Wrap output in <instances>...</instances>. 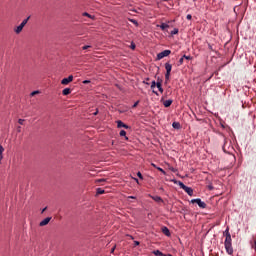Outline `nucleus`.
Segmentation results:
<instances>
[{"mask_svg":"<svg viewBox=\"0 0 256 256\" xmlns=\"http://www.w3.org/2000/svg\"><path fill=\"white\" fill-rule=\"evenodd\" d=\"M133 179L139 185V179H137V178H133Z\"/></svg>","mask_w":256,"mask_h":256,"instance_id":"obj_40","label":"nucleus"},{"mask_svg":"<svg viewBox=\"0 0 256 256\" xmlns=\"http://www.w3.org/2000/svg\"><path fill=\"white\" fill-rule=\"evenodd\" d=\"M73 81V75L68 76L67 78L62 79V85H69Z\"/></svg>","mask_w":256,"mask_h":256,"instance_id":"obj_5","label":"nucleus"},{"mask_svg":"<svg viewBox=\"0 0 256 256\" xmlns=\"http://www.w3.org/2000/svg\"><path fill=\"white\" fill-rule=\"evenodd\" d=\"M225 249L229 255H233V247H231V234H229V228L225 231Z\"/></svg>","mask_w":256,"mask_h":256,"instance_id":"obj_1","label":"nucleus"},{"mask_svg":"<svg viewBox=\"0 0 256 256\" xmlns=\"http://www.w3.org/2000/svg\"><path fill=\"white\" fill-rule=\"evenodd\" d=\"M159 27L162 31H165V29H169V26L165 23H162Z\"/></svg>","mask_w":256,"mask_h":256,"instance_id":"obj_20","label":"nucleus"},{"mask_svg":"<svg viewBox=\"0 0 256 256\" xmlns=\"http://www.w3.org/2000/svg\"><path fill=\"white\" fill-rule=\"evenodd\" d=\"M51 221V217H47L44 220L40 222V227H45V225H49V222Z\"/></svg>","mask_w":256,"mask_h":256,"instance_id":"obj_6","label":"nucleus"},{"mask_svg":"<svg viewBox=\"0 0 256 256\" xmlns=\"http://www.w3.org/2000/svg\"><path fill=\"white\" fill-rule=\"evenodd\" d=\"M18 123H19V125H23V123H25V120L24 119H19Z\"/></svg>","mask_w":256,"mask_h":256,"instance_id":"obj_32","label":"nucleus"},{"mask_svg":"<svg viewBox=\"0 0 256 256\" xmlns=\"http://www.w3.org/2000/svg\"><path fill=\"white\" fill-rule=\"evenodd\" d=\"M170 77H171V73L166 72L165 74L166 81H169Z\"/></svg>","mask_w":256,"mask_h":256,"instance_id":"obj_25","label":"nucleus"},{"mask_svg":"<svg viewBox=\"0 0 256 256\" xmlns=\"http://www.w3.org/2000/svg\"><path fill=\"white\" fill-rule=\"evenodd\" d=\"M151 199L156 203H163V198H161V196H151Z\"/></svg>","mask_w":256,"mask_h":256,"instance_id":"obj_9","label":"nucleus"},{"mask_svg":"<svg viewBox=\"0 0 256 256\" xmlns=\"http://www.w3.org/2000/svg\"><path fill=\"white\" fill-rule=\"evenodd\" d=\"M169 55H171V50H164L157 54V59L161 60L164 59V57H169Z\"/></svg>","mask_w":256,"mask_h":256,"instance_id":"obj_3","label":"nucleus"},{"mask_svg":"<svg viewBox=\"0 0 256 256\" xmlns=\"http://www.w3.org/2000/svg\"><path fill=\"white\" fill-rule=\"evenodd\" d=\"M31 97H35V95H39V90L31 92Z\"/></svg>","mask_w":256,"mask_h":256,"instance_id":"obj_24","label":"nucleus"},{"mask_svg":"<svg viewBox=\"0 0 256 256\" xmlns=\"http://www.w3.org/2000/svg\"><path fill=\"white\" fill-rule=\"evenodd\" d=\"M128 199H137L135 196H129Z\"/></svg>","mask_w":256,"mask_h":256,"instance_id":"obj_41","label":"nucleus"},{"mask_svg":"<svg viewBox=\"0 0 256 256\" xmlns=\"http://www.w3.org/2000/svg\"><path fill=\"white\" fill-rule=\"evenodd\" d=\"M184 59H187L188 61L191 60V56L183 55Z\"/></svg>","mask_w":256,"mask_h":256,"instance_id":"obj_35","label":"nucleus"},{"mask_svg":"<svg viewBox=\"0 0 256 256\" xmlns=\"http://www.w3.org/2000/svg\"><path fill=\"white\" fill-rule=\"evenodd\" d=\"M29 19H31V17H28L26 19H24L22 22H21V26L25 27L27 25V23H29Z\"/></svg>","mask_w":256,"mask_h":256,"instance_id":"obj_16","label":"nucleus"},{"mask_svg":"<svg viewBox=\"0 0 256 256\" xmlns=\"http://www.w3.org/2000/svg\"><path fill=\"white\" fill-rule=\"evenodd\" d=\"M137 177H139V179H143V174H141V172H138Z\"/></svg>","mask_w":256,"mask_h":256,"instance_id":"obj_33","label":"nucleus"},{"mask_svg":"<svg viewBox=\"0 0 256 256\" xmlns=\"http://www.w3.org/2000/svg\"><path fill=\"white\" fill-rule=\"evenodd\" d=\"M14 31L17 35H19V33L23 31V26L20 24L19 26L16 27V29H14Z\"/></svg>","mask_w":256,"mask_h":256,"instance_id":"obj_12","label":"nucleus"},{"mask_svg":"<svg viewBox=\"0 0 256 256\" xmlns=\"http://www.w3.org/2000/svg\"><path fill=\"white\" fill-rule=\"evenodd\" d=\"M166 73H171V69H173V66L169 63L165 64Z\"/></svg>","mask_w":256,"mask_h":256,"instance_id":"obj_10","label":"nucleus"},{"mask_svg":"<svg viewBox=\"0 0 256 256\" xmlns=\"http://www.w3.org/2000/svg\"><path fill=\"white\" fill-rule=\"evenodd\" d=\"M227 159H233V160H235V156H232V154H228V156H227Z\"/></svg>","mask_w":256,"mask_h":256,"instance_id":"obj_29","label":"nucleus"},{"mask_svg":"<svg viewBox=\"0 0 256 256\" xmlns=\"http://www.w3.org/2000/svg\"><path fill=\"white\" fill-rule=\"evenodd\" d=\"M103 193H105V190H103L102 188L97 189V195H103Z\"/></svg>","mask_w":256,"mask_h":256,"instance_id":"obj_23","label":"nucleus"},{"mask_svg":"<svg viewBox=\"0 0 256 256\" xmlns=\"http://www.w3.org/2000/svg\"><path fill=\"white\" fill-rule=\"evenodd\" d=\"M127 132L125 130H121L120 131V137H125L126 141L129 139L128 137H126Z\"/></svg>","mask_w":256,"mask_h":256,"instance_id":"obj_18","label":"nucleus"},{"mask_svg":"<svg viewBox=\"0 0 256 256\" xmlns=\"http://www.w3.org/2000/svg\"><path fill=\"white\" fill-rule=\"evenodd\" d=\"M186 19H188V21H191V19H192L191 14H188V15L186 16Z\"/></svg>","mask_w":256,"mask_h":256,"instance_id":"obj_37","label":"nucleus"},{"mask_svg":"<svg viewBox=\"0 0 256 256\" xmlns=\"http://www.w3.org/2000/svg\"><path fill=\"white\" fill-rule=\"evenodd\" d=\"M83 17H89V19H95V16H92L91 14L84 12Z\"/></svg>","mask_w":256,"mask_h":256,"instance_id":"obj_21","label":"nucleus"},{"mask_svg":"<svg viewBox=\"0 0 256 256\" xmlns=\"http://www.w3.org/2000/svg\"><path fill=\"white\" fill-rule=\"evenodd\" d=\"M117 127L119 128V129H121V127H123L124 129H129V126H127L125 123H123V121H121V120H118L117 122Z\"/></svg>","mask_w":256,"mask_h":256,"instance_id":"obj_8","label":"nucleus"},{"mask_svg":"<svg viewBox=\"0 0 256 256\" xmlns=\"http://www.w3.org/2000/svg\"><path fill=\"white\" fill-rule=\"evenodd\" d=\"M172 127L174 129H180L181 128V124H179V122H173Z\"/></svg>","mask_w":256,"mask_h":256,"instance_id":"obj_17","label":"nucleus"},{"mask_svg":"<svg viewBox=\"0 0 256 256\" xmlns=\"http://www.w3.org/2000/svg\"><path fill=\"white\" fill-rule=\"evenodd\" d=\"M156 87L160 91V93H163V86H162L161 82H156Z\"/></svg>","mask_w":256,"mask_h":256,"instance_id":"obj_14","label":"nucleus"},{"mask_svg":"<svg viewBox=\"0 0 256 256\" xmlns=\"http://www.w3.org/2000/svg\"><path fill=\"white\" fill-rule=\"evenodd\" d=\"M134 245H139V241H134Z\"/></svg>","mask_w":256,"mask_h":256,"instance_id":"obj_43","label":"nucleus"},{"mask_svg":"<svg viewBox=\"0 0 256 256\" xmlns=\"http://www.w3.org/2000/svg\"><path fill=\"white\" fill-rule=\"evenodd\" d=\"M135 43H131V45H130V49H132V50H135Z\"/></svg>","mask_w":256,"mask_h":256,"instance_id":"obj_34","label":"nucleus"},{"mask_svg":"<svg viewBox=\"0 0 256 256\" xmlns=\"http://www.w3.org/2000/svg\"><path fill=\"white\" fill-rule=\"evenodd\" d=\"M5 151V148H3L2 145H0V163L3 161V152Z\"/></svg>","mask_w":256,"mask_h":256,"instance_id":"obj_15","label":"nucleus"},{"mask_svg":"<svg viewBox=\"0 0 256 256\" xmlns=\"http://www.w3.org/2000/svg\"><path fill=\"white\" fill-rule=\"evenodd\" d=\"M222 125V127H223V129L225 128V125H223V124H221Z\"/></svg>","mask_w":256,"mask_h":256,"instance_id":"obj_49","label":"nucleus"},{"mask_svg":"<svg viewBox=\"0 0 256 256\" xmlns=\"http://www.w3.org/2000/svg\"><path fill=\"white\" fill-rule=\"evenodd\" d=\"M102 181H105L104 179H99L98 180V183H101Z\"/></svg>","mask_w":256,"mask_h":256,"instance_id":"obj_45","label":"nucleus"},{"mask_svg":"<svg viewBox=\"0 0 256 256\" xmlns=\"http://www.w3.org/2000/svg\"><path fill=\"white\" fill-rule=\"evenodd\" d=\"M172 104H173V100H165L163 102L164 107H171Z\"/></svg>","mask_w":256,"mask_h":256,"instance_id":"obj_11","label":"nucleus"},{"mask_svg":"<svg viewBox=\"0 0 256 256\" xmlns=\"http://www.w3.org/2000/svg\"><path fill=\"white\" fill-rule=\"evenodd\" d=\"M173 182L178 183L180 189H183V191H185V193H187V195H189L190 197H193V188L184 185V183L181 181L177 182V180H173Z\"/></svg>","mask_w":256,"mask_h":256,"instance_id":"obj_2","label":"nucleus"},{"mask_svg":"<svg viewBox=\"0 0 256 256\" xmlns=\"http://www.w3.org/2000/svg\"><path fill=\"white\" fill-rule=\"evenodd\" d=\"M153 93H154L155 95H159V94L157 93V91H155V90H153Z\"/></svg>","mask_w":256,"mask_h":256,"instance_id":"obj_46","label":"nucleus"},{"mask_svg":"<svg viewBox=\"0 0 256 256\" xmlns=\"http://www.w3.org/2000/svg\"><path fill=\"white\" fill-rule=\"evenodd\" d=\"M252 249H255V250H256V240H254V241L252 242Z\"/></svg>","mask_w":256,"mask_h":256,"instance_id":"obj_31","label":"nucleus"},{"mask_svg":"<svg viewBox=\"0 0 256 256\" xmlns=\"http://www.w3.org/2000/svg\"><path fill=\"white\" fill-rule=\"evenodd\" d=\"M156 169H157L158 171H160V173H162L163 175H167V172H165V170H163V168H161V167H156Z\"/></svg>","mask_w":256,"mask_h":256,"instance_id":"obj_22","label":"nucleus"},{"mask_svg":"<svg viewBox=\"0 0 256 256\" xmlns=\"http://www.w3.org/2000/svg\"><path fill=\"white\" fill-rule=\"evenodd\" d=\"M153 255H155V256H163L164 254L160 250H154L153 251Z\"/></svg>","mask_w":256,"mask_h":256,"instance_id":"obj_19","label":"nucleus"},{"mask_svg":"<svg viewBox=\"0 0 256 256\" xmlns=\"http://www.w3.org/2000/svg\"><path fill=\"white\" fill-rule=\"evenodd\" d=\"M62 95H71V88H65L62 91Z\"/></svg>","mask_w":256,"mask_h":256,"instance_id":"obj_13","label":"nucleus"},{"mask_svg":"<svg viewBox=\"0 0 256 256\" xmlns=\"http://www.w3.org/2000/svg\"><path fill=\"white\" fill-rule=\"evenodd\" d=\"M155 87H157V82L152 81V83H151V89H155Z\"/></svg>","mask_w":256,"mask_h":256,"instance_id":"obj_27","label":"nucleus"},{"mask_svg":"<svg viewBox=\"0 0 256 256\" xmlns=\"http://www.w3.org/2000/svg\"><path fill=\"white\" fill-rule=\"evenodd\" d=\"M115 252V246L111 249V253Z\"/></svg>","mask_w":256,"mask_h":256,"instance_id":"obj_44","label":"nucleus"},{"mask_svg":"<svg viewBox=\"0 0 256 256\" xmlns=\"http://www.w3.org/2000/svg\"><path fill=\"white\" fill-rule=\"evenodd\" d=\"M137 105H139V101H136L134 104H133V109H135V107H137Z\"/></svg>","mask_w":256,"mask_h":256,"instance_id":"obj_38","label":"nucleus"},{"mask_svg":"<svg viewBox=\"0 0 256 256\" xmlns=\"http://www.w3.org/2000/svg\"><path fill=\"white\" fill-rule=\"evenodd\" d=\"M82 83H83L84 85H87V84L91 83V81H90V80H84Z\"/></svg>","mask_w":256,"mask_h":256,"instance_id":"obj_36","label":"nucleus"},{"mask_svg":"<svg viewBox=\"0 0 256 256\" xmlns=\"http://www.w3.org/2000/svg\"><path fill=\"white\" fill-rule=\"evenodd\" d=\"M179 33V29L175 28L172 32L171 35H177Z\"/></svg>","mask_w":256,"mask_h":256,"instance_id":"obj_26","label":"nucleus"},{"mask_svg":"<svg viewBox=\"0 0 256 256\" xmlns=\"http://www.w3.org/2000/svg\"><path fill=\"white\" fill-rule=\"evenodd\" d=\"M82 49L85 51L87 49H91V46L90 45H86V46H83Z\"/></svg>","mask_w":256,"mask_h":256,"instance_id":"obj_30","label":"nucleus"},{"mask_svg":"<svg viewBox=\"0 0 256 256\" xmlns=\"http://www.w3.org/2000/svg\"><path fill=\"white\" fill-rule=\"evenodd\" d=\"M94 115H97V112H95Z\"/></svg>","mask_w":256,"mask_h":256,"instance_id":"obj_50","label":"nucleus"},{"mask_svg":"<svg viewBox=\"0 0 256 256\" xmlns=\"http://www.w3.org/2000/svg\"><path fill=\"white\" fill-rule=\"evenodd\" d=\"M162 233L166 235V237H171V231H169V228H167V226L162 227Z\"/></svg>","mask_w":256,"mask_h":256,"instance_id":"obj_7","label":"nucleus"},{"mask_svg":"<svg viewBox=\"0 0 256 256\" xmlns=\"http://www.w3.org/2000/svg\"><path fill=\"white\" fill-rule=\"evenodd\" d=\"M222 149H223V151H225V145H224V146H222Z\"/></svg>","mask_w":256,"mask_h":256,"instance_id":"obj_47","label":"nucleus"},{"mask_svg":"<svg viewBox=\"0 0 256 256\" xmlns=\"http://www.w3.org/2000/svg\"><path fill=\"white\" fill-rule=\"evenodd\" d=\"M183 59H184L183 57L180 58V60H179V64H180V65H183Z\"/></svg>","mask_w":256,"mask_h":256,"instance_id":"obj_39","label":"nucleus"},{"mask_svg":"<svg viewBox=\"0 0 256 256\" xmlns=\"http://www.w3.org/2000/svg\"><path fill=\"white\" fill-rule=\"evenodd\" d=\"M45 211H47V207L42 209V213H45Z\"/></svg>","mask_w":256,"mask_h":256,"instance_id":"obj_42","label":"nucleus"},{"mask_svg":"<svg viewBox=\"0 0 256 256\" xmlns=\"http://www.w3.org/2000/svg\"><path fill=\"white\" fill-rule=\"evenodd\" d=\"M130 22L133 23V24L136 25V26L139 25V23H138L137 20H135V19H130Z\"/></svg>","mask_w":256,"mask_h":256,"instance_id":"obj_28","label":"nucleus"},{"mask_svg":"<svg viewBox=\"0 0 256 256\" xmlns=\"http://www.w3.org/2000/svg\"><path fill=\"white\" fill-rule=\"evenodd\" d=\"M191 203H197V205L201 208V209H205V207H207V204H205V202L201 201V199L197 198V199H192Z\"/></svg>","mask_w":256,"mask_h":256,"instance_id":"obj_4","label":"nucleus"},{"mask_svg":"<svg viewBox=\"0 0 256 256\" xmlns=\"http://www.w3.org/2000/svg\"><path fill=\"white\" fill-rule=\"evenodd\" d=\"M156 169H157V166L155 164H152Z\"/></svg>","mask_w":256,"mask_h":256,"instance_id":"obj_48","label":"nucleus"}]
</instances>
